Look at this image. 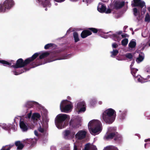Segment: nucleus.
Returning a JSON list of instances; mask_svg holds the SVG:
<instances>
[{
  "mask_svg": "<svg viewBox=\"0 0 150 150\" xmlns=\"http://www.w3.org/2000/svg\"><path fill=\"white\" fill-rule=\"evenodd\" d=\"M116 117V112L113 109L110 108L106 110L103 113V120L106 123L110 124L115 120Z\"/></svg>",
  "mask_w": 150,
  "mask_h": 150,
  "instance_id": "7ed1b4c3",
  "label": "nucleus"
},
{
  "mask_svg": "<svg viewBox=\"0 0 150 150\" xmlns=\"http://www.w3.org/2000/svg\"><path fill=\"white\" fill-rule=\"evenodd\" d=\"M40 2H42L43 6H47L50 7V4L47 0H38Z\"/></svg>",
  "mask_w": 150,
  "mask_h": 150,
  "instance_id": "bb28decb",
  "label": "nucleus"
},
{
  "mask_svg": "<svg viewBox=\"0 0 150 150\" xmlns=\"http://www.w3.org/2000/svg\"><path fill=\"white\" fill-rule=\"evenodd\" d=\"M73 36L74 38V42H76L80 40V38L79 37L78 33L75 32L73 33Z\"/></svg>",
  "mask_w": 150,
  "mask_h": 150,
  "instance_id": "a878e982",
  "label": "nucleus"
},
{
  "mask_svg": "<svg viewBox=\"0 0 150 150\" xmlns=\"http://www.w3.org/2000/svg\"><path fill=\"white\" fill-rule=\"evenodd\" d=\"M83 150H97V149L95 146L87 144L86 145Z\"/></svg>",
  "mask_w": 150,
  "mask_h": 150,
  "instance_id": "aec40b11",
  "label": "nucleus"
},
{
  "mask_svg": "<svg viewBox=\"0 0 150 150\" xmlns=\"http://www.w3.org/2000/svg\"><path fill=\"white\" fill-rule=\"evenodd\" d=\"M88 127L90 133L92 135L99 134L102 130V124L98 120L94 119L90 121Z\"/></svg>",
  "mask_w": 150,
  "mask_h": 150,
  "instance_id": "f257e3e1",
  "label": "nucleus"
},
{
  "mask_svg": "<svg viewBox=\"0 0 150 150\" xmlns=\"http://www.w3.org/2000/svg\"><path fill=\"white\" fill-rule=\"evenodd\" d=\"M51 150H56V148L54 146H52L50 148Z\"/></svg>",
  "mask_w": 150,
  "mask_h": 150,
  "instance_id": "bf43d9fd",
  "label": "nucleus"
},
{
  "mask_svg": "<svg viewBox=\"0 0 150 150\" xmlns=\"http://www.w3.org/2000/svg\"><path fill=\"white\" fill-rule=\"evenodd\" d=\"M120 115H127V111L126 109H122L119 110Z\"/></svg>",
  "mask_w": 150,
  "mask_h": 150,
  "instance_id": "ea45409f",
  "label": "nucleus"
},
{
  "mask_svg": "<svg viewBox=\"0 0 150 150\" xmlns=\"http://www.w3.org/2000/svg\"><path fill=\"white\" fill-rule=\"evenodd\" d=\"M118 51L117 50H113L112 51L110 52L111 53V56L112 57H115L118 53Z\"/></svg>",
  "mask_w": 150,
  "mask_h": 150,
  "instance_id": "2f4dec72",
  "label": "nucleus"
},
{
  "mask_svg": "<svg viewBox=\"0 0 150 150\" xmlns=\"http://www.w3.org/2000/svg\"><path fill=\"white\" fill-rule=\"evenodd\" d=\"M124 1H116L114 4V6L116 9H118L122 7L124 5Z\"/></svg>",
  "mask_w": 150,
  "mask_h": 150,
  "instance_id": "412c9836",
  "label": "nucleus"
},
{
  "mask_svg": "<svg viewBox=\"0 0 150 150\" xmlns=\"http://www.w3.org/2000/svg\"><path fill=\"white\" fill-rule=\"evenodd\" d=\"M34 134L36 136H38V132L37 131L35 130L34 131Z\"/></svg>",
  "mask_w": 150,
  "mask_h": 150,
  "instance_id": "680f3d73",
  "label": "nucleus"
},
{
  "mask_svg": "<svg viewBox=\"0 0 150 150\" xmlns=\"http://www.w3.org/2000/svg\"><path fill=\"white\" fill-rule=\"evenodd\" d=\"M2 128L5 130L9 131L11 129H13V126L11 124L7 125L6 124H3L0 125Z\"/></svg>",
  "mask_w": 150,
  "mask_h": 150,
  "instance_id": "f3484780",
  "label": "nucleus"
},
{
  "mask_svg": "<svg viewBox=\"0 0 150 150\" xmlns=\"http://www.w3.org/2000/svg\"><path fill=\"white\" fill-rule=\"evenodd\" d=\"M115 136H116L114 139V140H115L120 141L122 140V138L121 135L118 134L117 133H115Z\"/></svg>",
  "mask_w": 150,
  "mask_h": 150,
  "instance_id": "473e14b6",
  "label": "nucleus"
},
{
  "mask_svg": "<svg viewBox=\"0 0 150 150\" xmlns=\"http://www.w3.org/2000/svg\"><path fill=\"white\" fill-rule=\"evenodd\" d=\"M112 46L113 48H116L118 47V45L117 44L115 43L112 44Z\"/></svg>",
  "mask_w": 150,
  "mask_h": 150,
  "instance_id": "603ef678",
  "label": "nucleus"
},
{
  "mask_svg": "<svg viewBox=\"0 0 150 150\" xmlns=\"http://www.w3.org/2000/svg\"><path fill=\"white\" fill-rule=\"evenodd\" d=\"M131 73L132 74V75L134 77L136 76V73L137 72V71H138V69L135 68H133L132 67H131Z\"/></svg>",
  "mask_w": 150,
  "mask_h": 150,
  "instance_id": "c9c22d12",
  "label": "nucleus"
},
{
  "mask_svg": "<svg viewBox=\"0 0 150 150\" xmlns=\"http://www.w3.org/2000/svg\"><path fill=\"white\" fill-rule=\"evenodd\" d=\"M86 132L84 130H80L75 135V137L78 139H82L86 137Z\"/></svg>",
  "mask_w": 150,
  "mask_h": 150,
  "instance_id": "9b49d317",
  "label": "nucleus"
},
{
  "mask_svg": "<svg viewBox=\"0 0 150 150\" xmlns=\"http://www.w3.org/2000/svg\"><path fill=\"white\" fill-rule=\"evenodd\" d=\"M62 150H70V149L69 147H64Z\"/></svg>",
  "mask_w": 150,
  "mask_h": 150,
  "instance_id": "6e6d98bb",
  "label": "nucleus"
},
{
  "mask_svg": "<svg viewBox=\"0 0 150 150\" xmlns=\"http://www.w3.org/2000/svg\"><path fill=\"white\" fill-rule=\"evenodd\" d=\"M149 31L147 30H143L142 33V37L146 38L149 35Z\"/></svg>",
  "mask_w": 150,
  "mask_h": 150,
  "instance_id": "c756f323",
  "label": "nucleus"
},
{
  "mask_svg": "<svg viewBox=\"0 0 150 150\" xmlns=\"http://www.w3.org/2000/svg\"><path fill=\"white\" fill-rule=\"evenodd\" d=\"M69 116L68 115L64 114H58L55 120L56 127L60 129L64 128L66 126L64 121L66 119L69 120Z\"/></svg>",
  "mask_w": 150,
  "mask_h": 150,
  "instance_id": "39448f33",
  "label": "nucleus"
},
{
  "mask_svg": "<svg viewBox=\"0 0 150 150\" xmlns=\"http://www.w3.org/2000/svg\"><path fill=\"white\" fill-rule=\"evenodd\" d=\"M54 44L52 43L48 44L45 46L44 48L45 49H47L48 48L52 47Z\"/></svg>",
  "mask_w": 150,
  "mask_h": 150,
  "instance_id": "37998d69",
  "label": "nucleus"
},
{
  "mask_svg": "<svg viewBox=\"0 0 150 150\" xmlns=\"http://www.w3.org/2000/svg\"><path fill=\"white\" fill-rule=\"evenodd\" d=\"M145 142H146L148 141L150 142V139H146L144 141Z\"/></svg>",
  "mask_w": 150,
  "mask_h": 150,
  "instance_id": "0e129e2a",
  "label": "nucleus"
},
{
  "mask_svg": "<svg viewBox=\"0 0 150 150\" xmlns=\"http://www.w3.org/2000/svg\"><path fill=\"white\" fill-rule=\"evenodd\" d=\"M13 62V61H11V62H8L4 60H0V64L4 66H6L7 65L11 66L12 64L14 63Z\"/></svg>",
  "mask_w": 150,
  "mask_h": 150,
  "instance_id": "5701e85b",
  "label": "nucleus"
},
{
  "mask_svg": "<svg viewBox=\"0 0 150 150\" xmlns=\"http://www.w3.org/2000/svg\"><path fill=\"white\" fill-rule=\"evenodd\" d=\"M24 71H19V72H17L16 70H13V74H14L17 75H18L22 73Z\"/></svg>",
  "mask_w": 150,
  "mask_h": 150,
  "instance_id": "c03bdc74",
  "label": "nucleus"
},
{
  "mask_svg": "<svg viewBox=\"0 0 150 150\" xmlns=\"http://www.w3.org/2000/svg\"><path fill=\"white\" fill-rule=\"evenodd\" d=\"M126 115H119V119L121 121L124 120L126 118Z\"/></svg>",
  "mask_w": 150,
  "mask_h": 150,
  "instance_id": "79ce46f5",
  "label": "nucleus"
},
{
  "mask_svg": "<svg viewBox=\"0 0 150 150\" xmlns=\"http://www.w3.org/2000/svg\"><path fill=\"white\" fill-rule=\"evenodd\" d=\"M67 59V58L66 57H64L63 58H60L59 59H57L54 60L53 61H54V60H61V59Z\"/></svg>",
  "mask_w": 150,
  "mask_h": 150,
  "instance_id": "13d9d810",
  "label": "nucleus"
},
{
  "mask_svg": "<svg viewBox=\"0 0 150 150\" xmlns=\"http://www.w3.org/2000/svg\"><path fill=\"white\" fill-rule=\"evenodd\" d=\"M41 115L38 113H33L31 117V124H29L30 126V128H33L36 125H37L38 127V129L40 132L42 133H45V131L44 129V125L42 122L39 121H40Z\"/></svg>",
  "mask_w": 150,
  "mask_h": 150,
  "instance_id": "f03ea898",
  "label": "nucleus"
},
{
  "mask_svg": "<svg viewBox=\"0 0 150 150\" xmlns=\"http://www.w3.org/2000/svg\"><path fill=\"white\" fill-rule=\"evenodd\" d=\"M65 0H54V1H56L57 2L61 3L64 1Z\"/></svg>",
  "mask_w": 150,
  "mask_h": 150,
  "instance_id": "5fc2aeb1",
  "label": "nucleus"
},
{
  "mask_svg": "<svg viewBox=\"0 0 150 150\" xmlns=\"http://www.w3.org/2000/svg\"><path fill=\"white\" fill-rule=\"evenodd\" d=\"M32 141V139H26L24 140V142L25 143L30 144V142Z\"/></svg>",
  "mask_w": 150,
  "mask_h": 150,
  "instance_id": "a18cd8bd",
  "label": "nucleus"
},
{
  "mask_svg": "<svg viewBox=\"0 0 150 150\" xmlns=\"http://www.w3.org/2000/svg\"><path fill=\"white\" fill-rule=\"evenodd\" d=\"M113 35L115 37V40L118 41L120 40V39L118 37H117V36H116L115 34H113Z\"/></svg>",
  "mask_w": 150,
  "mask_h": 150,
  "instance_id": "09e8293b",
  "label": "nucleus"
},
{
  "mask_svg": "<svg viewBox=\"0 0 150 150\" xmlns=\"http://www.w3.org/2000/svg\"><path fill=\"white\" fill-rule=\"evenodd\" d=\"M67 99L69 100H71V97L69 96H68L67 98Z\"/></svg>",
  "mask_w": 150,
  "mask_h": 150,
  "instance_id": "338daca9",
  "label": "nucleus"
},
{
  "mask_svg": "<svg viewBox=\"0 0 150 150\" xmlns=\"http://www.w3.org/2000/svg\"><path fill=\"white\" fill-rule=\"evenodd\" d=\"M76 107V112L78 114L84 112L86 110V105L84 101L78 102Z\"/></svg>",
  "mask_w": 150,
  "mask_h": 150,
  "instance_id": "1a4fd4ad",
  "label": "nucleus"
},
{
  "mask_svg": "<svg viewBox=\"0 0 150 150\" xmlns=\"http://www.w3.org/2000/svg\"><path fill=\"white\" fill-rule=\"evenodd\" d=\"M20 127L23 132H26L28 129V125L25 122L21 120L19 122Z\"/></svg>",
  "mask_w": 150,
  "mask_h": 150,
  "instance_id": "2eb2a0df",
  "label": "nucleus"
},
{
  "mask_svg": "<svg viewBox=\"0 0 150 150\" xmlns=\"http://www.w3.org/2000/svg\"><path fill=\"white\" fill-rule=\"evenodd\" d=\"M144 54L142 52L140 53L139 55V57L136 59V61L138 63H139L142 62L144 59Z\"/></svg>",
  "mask_w": 150,
  "mask_h": 150,
  "instance_id": "b1692460",
  "label": "nucleus"
},
{
  "mask_svg": "<svg viewBox=\"0 0 150 150\" xmlns=\"http://www.w3.org/2000/svg\"><path fill=\"white\" fill-rule=\"evenodd\" d=\"M105 12L106 13H111V10L110 8H108L106 10H105Z\"/></svg>",
  "mask_w": 150,
  "mask_h": 150,
  "instance_id": "864d4df0",
  "label": "nucleus"
},
{
  "mask_svg": "<svg viewBox=\"0 0 150 150\" xmlns=\"http://www.w3.org/2000/svg\"><path fill=\"white\" fill-rule=\"evenodd\" d=\"M15 145L17 147V149L18 150L22 149L23 147L24 146L20 141H17L15 142Z\"/></svg>",
  "mask_w": 150,
  "mask_h": 150,
  "instance_id": "393cba45",
  "label": "nucleus"
},
{
  "mask_svg": "<svg viewBox=\"0 0 150 150\" xmlns=\"http://www.w3.org/2000/svg\"><path fill=\"white\" fill-rule=\"evenodd\" d=\"M128 42V40L127 38H125L122 41V44L123 46L126 45Z\"/></svg>",
  "mask_w": 150,
  "mask_h": 150,
  "instance_id": "58836bf2",
  "label": "nucleus"
},
{
  "mask_svg": "<svg viewBox=\"0 0 150 150\" xmlns=\"http://www.w3.org/2000/svg\"><path fill=\"white\" fill-rule=\"evenodd\" d=\"M96 100L95 98L91 99L90 100V104L92 107L96 105Z\"/></svg>",
  "mask_w": 150,
  "mask_h": 150,
  "instance_id": "7c9ffc66",
  "label": "nucleus"
},
{
  "mask_svg": "<svg viewBox=\"0 0 150 150\" xmlns=\"http://www.w3.org/2000/svg\"><path fill=\"white\" fill-rule=\"evenodd\" d=\"M121 35L122 38L126 37L127 36V35L126 34H123Z\"/></svg>",
  "mask_w": 150,
  "mask_h": 150,
  "instance_id": "4d7b16f0",
  "label": "nucleus"
},
{
  "mask_svg": "<svg viewBox=\"0 0 150 150\" xmlns=\"http://www.w3.org/2000/svg\"><path fill=\"white\" fill-rule=\"evenodd\" d=\"M49 54V53L48 52H45L43 53L39 56V58L40 59H42L45 57H46Z\"/></svg>",
  "mask_w": 150,
  "mask_h": 150,
  "instance_id": "72a5a7b5",
  "label": "nucleus"
},
{
  "mask_svg": "<svg viewBox=\"0 0 150 150\" xmlns=\"http://www.w3.org/2000/svg\"><path fill=\"white\" fill-rule=\"evenodd\" d=\"M32 139V141H31V142H30V144H31V145H33L35 144L36 142V140L35 139Z\"/></svg>",
  "mask_w": 150,
  "mask_h": 150,
  "instance_id": "8fccbe9b",
  "label": "nucleus"
},
{
  "mask_svg": "<svg viewBox=\"0 0 150 150\" xmlns=\"http://www.w3.org/2000/svg\"><path fill=\"white\" fill-rule=\"evenodd\" d=\"M45 113L44 114V116L46 117L47 115V111L46 110H45Z\"/></svg>",
  "mask_w": 150,
  "mask_h": 150,
  "instance_id": "e2e57ef3",
  "label": "nucleus"
},
{
  "mask_svg": "<svg viewBox=\"0 0 150 150\" xmlns=\"http://www.w3.org/2000/svg\"><path fill=\"white\" fill-rule=\"evenodd\" d=\"M64 138L66 139H70L74 137V133L70 130H66L63 133Z\"/></svg>",
  "mask_w": 150,
  "mask_h": 150,
  "instance_id": "f8f14e48",
  "label": "nucleus"
},
{
  "mask_svg": "<svg viewBox=\"0 0 150 150\" xmlns=\"http://www.w3.org/2000/svg\"><path fill=\"white\" fill-rule=\"evenodd\" d=\"M145 3L144 1L141 0H133V3L132 4L133 7L139 6L141 8H143L145 6Z\"/></svg>",
  "mask_w": 150,
  "mask_h": 150,
  "instance_id": "ddd939ff",
  "label": "nucleus"
},
{
  "mask_svg": "<svg viewBox=\"0 0 150 150\" xmlns=\"http://www.w3.org/2000/svg\"><path fill=\"white\" fill-rule=\"evenodd\" d=\"M77 142L76 141L75 143H74L73 150H81L78 146V144Z\"/></svg>",
  "mask_w": 150,
  "mask_h": 150,
  "instance_id": "a19ab883",
  "label": "nucleus"
},
{
  "mask_svg": "<svg viewBox=\"0 0 150 150\" xmlns=\"http://www.w3.org/2000/svg\"><path fill=\"white\" fill-rule=\"evenodd\" d=\"M103 150H118L117 147L112 146H109L105 147Z\"/></svg>",
  "mask_w": 150,
  "mask_h": 150,
  "instance_id": "cd10ccee",
  "label": "nucleus"
},
{
  "mask_svg": "<svg viewBox=\"0 0 150 150\" xmlns=\"http://www.w3.org/2000/svg\"><path fill=\"white\" fill-rule=\"evenodd\" d=\"M146 9L145 8H144L143 9V10H142V12L144 13H145V12H146Z\"/></svg>",
  "mask_w": 150,
  "mask_h": 150,
  "instance_id": "69168bd1",
  "label": "nucleus"
},
{
  "mask_svg": "<svg viewBox=\"0 0 150 150\" xmlns=\"http://www.w3.org/2000/svg\"><path fill=\"white\" fill-rule=\"evenodd\" d=\"M89 29L92 31L93 33H96L98 32L99 35L102 38H107L108 37V35H106V34H108V32H107L106 33H104L101 29H99L98 30L97 29L93 28H89Z\"/></svg>",
  "mask_w": 150,
  "mask_h": 150,
  "instance_id": "9d476101",
  "label": "nucleus"
},
{
  "mask_svg": "<svg viewBox=\"0 0 150 150\" xmlns=\"http://www.w3.org/2000/svg\"><path fill=\"white\" fill-rule=\"evenodd\" d=\"M73 107L72 102L67 100H62L60 105V109L62 112L65 113L71 112Z\"/></svg>",
  "mask_w": 150,
  "mask_h": 150,
  "instance_id": "423d86ee",
  "label": "nucleus"
},
{
  "mask_svg": "<svg viewBox=\"0 0 150 150\" xmlns=\"http://www.w3.org/2000/svg\"><path fill=\"white\" fill-rule=\"evenodd\" d=\"M25 106L28 108H31L35 106L39 108L41 107V105L38 103L31 101H28L25 103Z\"/></svg>",
  "mask_w": 150,
  "mask_h": 150,
  "instance_id": "4468645a",
  "label": "nucleus"
},
{
  "mask_svg": "<svg viewBox=\"0 0 150 150\" xmlns=\"http://www.w3.org/2000/svg\"><path fill=\"white\" fill-rule=\"evenodd\" d=\"M145 21L147 22H150V15L148 13H147L146 15L145 18Z\"/></svg>",
  "mask_w": 150,
  "mask_h": 150,
  "instance_id": "e433bc0d",
  "label": "nucleus"
},
{
  "mask_svg": "<svg viewBox=\"0 0 150 150\" xmlns=\"http://www.w3.org/2000/svg\"><path fill=\"white\" fill-rule=\"evenodd\" d=\"M92 34L91 32L88 30H85L82 31L81 34V37L83 38H84L87 36L91 35Z\"/></svg>",
  "mask_w": 150,
  "mask_h": 150,
  "instance_id": "a211bd4d",
  "label": "nucleus"
},
{
  "mask_svg": "<svg viewBox=\"0 0 150 150\" xmlns=\"http://www.w3.org/2000/svg\"><path fill=\"white\" fill-rule=\"evenodd\" d=\"M136 45V43L135 40H132L129 43L128 45V47L129 51H131L132 50V49L135 47Z\"/></svg>",
  "mask_w": 150,
  "mask_h": 150,
  "instance_id": "4be33fe9",
  "label": "nucleus"
},
{
  "mask_svg": "<svg viewBox=\"0 0 150 150\" xmlns=\"http://www.w3.org/2000/svg\"><path fill=\"white\" fill-rule=\"evenodd\" d=\"M14 144L11 145H6L3 146L1 149L2 150H10V149L13 146Z\"/></svg>",
  "mask_w": 150,
  "mask_h": 150,
  "instance_id": "f704fd0d",
  "label": "nucleus"
},
{
  "mask_svg": "<svg viewBox=\"0 0 150 150\" xmlns=\"http://www.w3.org/2000/svg\"><path fill=\"white\" fill-rule=\"evenodd\" d=\"M147 145H148V146H150V143H146V144H145L144 147H145V148H146V146Z\"/></svg>",
  "mask_w": 150,
  "mask_h": 150,
  "instance_id": "052dcab7",
  "label": "nucleus"
},
{
  "mask_svg": "<svg viewBox=\"0 0 150 150\" xmlns=\"http://www.w3.org/2000/svg\"><path fill=\"white\" fill-rule=\"evenodd\" d=\"M39 54V53H36L32 57L27 59L24 61L22 59H19L17 60L15 64L11 65V67L15 69L23 67L35 59Z\"/></svg>",
  "mask_w": 150,
  "mask_h": 150,
  "instance_id": "20e7f679",
  "label": "nucleus"
},
{
  "mask_svg": "<svg viewBox=\"0 0 150 150\" xmlns=\"http://www.w3.org/2000/svg\"><path fill=\"white\" fill-rule=\"evenodd\" d=\"M106 9V6L104 4L102 3H99L97 8L99 12L101 13H104Z\"/></svg>",
  "mask_w": 150,
  "mask_h": 150,
  "instance_id": "dca6fc26",
  "label": "nucleus"
},
{
  "mask_svg": "<svg viewBox=\"0 0 150 150\" xmlns=\"http://www.w3.org/2000/svg\"><path fill=\"white\" fill-rule=\"evenodd\" d=\"M125 56L127 58L129 59L130 60H131L133 58V56L131 53H127L125 54Z\"/></svg>",
  "mask_w": 150,
  "mask_h": 150,
  "instance_id": "4c0bfd02",
  "label": "nucleus"
},
{
  "mask_svg": "<svg viewBox=\"0 0 150 150\" xmlns=\"http://www.w3.org/2000/svg\"><path fill=\"white\" fill-rule=\"evenodd\" d=\"M32 112L30 111V112L28 113L27 115V117L29 119L30 118L32 115Z\"/></svg>",
  "mask_w": 150,
  "mask_h": 150,
  "instance_id": "3c124183",
  "label": "nucleus"
},
{
  "mask_svg": "<svg viewBox=\"0 0 150 150\" xmlns=\"http://www.w3.org/2000/svg\"><path fill=\"white\" fill-rule=\"evenodd\" d=\"M108 131L105 138L106 139H112L115 135L116 128L114 127H108Z\"/></svg>",
  "mask_w": 150,
  "mask_h": 150,
  "instance_id": "6e6552de",
  "label": "nucleus"
},
{
  "mask_svg": "<svg viewBox=\"0 0 150 150\" xmlns=\"http://www.w3.org/2000/svg\"><path fill=\"white\" fill-rule=\"evenodd\" d=\"M134 79L135 81L137 80L138 82L142 83L147 81V80L146 79L143 78L139 75H137L134 77Z\"/></svg>",
  "mask_w": 150,
  "mask_h": 150,
  "instance_id": "6ab92c4d",
  "label": "nucleus"
},
{
  "mask_svg": "<svg viewBox=\"0 0 150 150\" xmlns=\"http://www.w3.org/2000/svg\"><path fill=\"white\" fill-rule=\"evenodd\" d=\"M70 125L71 126V123L70 122ZM80 126V125L79 124H77V125L75 124H74V125H72V127L74 128H76L77 127H79Z\"/></svg>",
  "mask_w": 150,
  "mask_h": 150,
  "instance_id": "49530a36",
  "label": "nucleus"
},
{
  "mask_svg": "<svg viewBox=\"0 0 150 150\" xmlns=\"http://www.w3.org/2000/svg\"><path fill=\"white\" fill-rule=\"evenodd\" d=\"M134 61H133L132 62V63L130 65V67L131 68V67H132V66L133 65V64H134Z\"/></svg>",
  "mask_w": 150,
  "mask_h": 150,
  "instance_id": "774afa93",
  "label": "nucleus"
},
{
  "mask_svg": "<svg viewBox=\"0 0 150 150\" xmlns=\"http://www.w3.org/2000/svg\"><path fill=\"white\" fill-rule=\"evenodd\" d=\"M134 14L135 16H137L139 14V12L137 11V9L136 8H134L133 9ZM137 19L138 21H139L141 20L142 19V17H139V18L137 17Z\"/></svg>",
  "mask_w": 150,
  "mask_h": 150,
  "instance_id": "c85d7f7f",
  "label": "nucleus"
},
{
  "mask_svg": "<svg viewBox=\"0 0 150 150\" xmlns=\"http://www.w3.org/2000/svg\"><path fill=\"white\" fill-rule=\"evenodd\" d=\"M93 1V0H83V2H85L87 4V5L88 4L90 3Z\"/></svg>",
  "mask_w": 150,
  "mask_h": 150,
  "instance_id": "de8ad7c7",
  "label": "nucleus"
},
{
  "mask_svg": "<svg viewBox=\"0 0 150 150\" xmlns=\"http://www.w3.org/2000/svg\"><path fill=\"white\" fill-rule=\"evenodd\" d=\"M14 5V2L13 0H6L0 4V12L5 13L8 11Z\"/></svg>",
  "mask_w": 150,
  "mask_h": 150,
  "instance_id": "0eeeda50",
  "label": "nucleus"
}]
</instances>
